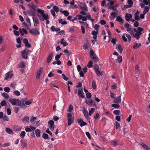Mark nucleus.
Listing matches in <instances>:
<instances>
[{
  "mask_svg": "<svg viewBox=\"0 0 150 150\" xmlns=\"http://www.w3.org/2000/svg\"><path fill=\"white\" fill-rule=\"evenodd\" d=\"M26 21L27 22L28 25H29L30 26L31 25L30 21L29 18L28 17H27L26 18Z\"/></svg>",
  "mask_w": 150,
  "mask_h": 150,
  "instance_id": "nucleus-58",
  "label": "nucleus"
},
{
  "mask_svg": "<svg viewBox=\"0 0 150 150\" xmlns=\"http://www.w3.org/2000/svg\"><path fill=\"white\" fill-rule=\"evenodd\" d=\"M13 75V74L11 71H10L6 73L5 74V77L4 80H7L8 79L11 78Z\"/></svg>",
  "mask_w": 150,
  "mask_h": 150,
  "instance_id": "nucleus-6",
  "label": "nucleus"
},
{
  "mask_svg": "<svg viewBox=\"0 0 150 150\" xmlns=\"http://www.w3.org/2000/svg\"><path fill=\"white\" fill-rule=\"evenodd\" d=\"M13 93L14 94L16 95L17 96H19L20 95V92L18 91H15L13 92Z\"/></svg>",
  "mask_w": 150,
  "mask_h": 150,
  "instance_id": "nucleus-59",
  "label": "nucleus"
},
{
  "mask_svg": "<svg viewBox=\"0 0 150 150\" xmlns=\"http://www.w3.org/2000/svg\"><path fill=\"white\" fill-rule=\"evenodd\" d=\"M116 48L117 49V50L119 51L120 53H121L122 52L123 49L120 45L119 44L116 47Z\"/></svg>",
  "mask_w": 150,
  "mask_h": 150,
  "instance_id": "nucleus-23",
  "label": "nucleus"
},
{
  "mask_svg": "<svg viewBox=\"0 0 150 150\" xmlns=\"http://www.w3.org/2000/svg\"><path fill=\"white\" fill-rule=\"evenodd\" d=\"M67 117H68L67 122L68 126H69L74 122V118L72 116L71 114L70 113H67Z\"/></svg>",
  "mask_w": 150,
  "mask_h": 150,
  "instance_id": "nucleus-2",
  "label": "nucleus"
},
{
  "mask_svg": "<svg viewBox=\"0 0 150 150\" xmlns=\"http://www.w3.org/2000/svg\"><path fill=\"white\" fill-rule=\"evenodd\" d=\"M95 109L94 108H91V109L90 111H89V115H91V114H92L94 112Z\"/></svg>",
  "mask_w": 150,
  "mask_h": 150,
  "instance_id": "nucleus-63",
  "label": "nucleus"
},
{
  "mask_svg": "<svg viewBox=\"0 0 150 150\" xmlns=\"http://www.w3.org/2000/svg\"><path fill=\"white\" fill-rule=\"evenodd\" d=\"M37 119L36 117H32L31 118L30 120V122L31 123L33 122L35 120Z\"/></svg>",
  "mask_w": 150,
  "mask_h": 150,
  "instance_id": "nucleus-55",
  "label": "nucleus"
},
{
  "mask_svg": "<svg viewBox=\"0 0 150 150\" xmlns=\"http://www.w3.org/2000/svg\"><path fill=\"white\" fill-rule=\"evenodd\" d=\"M20 68H22L25 67V65L24 62H22L20 64Z\"/></svg>",
  "mask_w": 150,
  "mask_h": 150,
  "instance_id": "nucleus-64",
  "label": "nucleus"
},
{
  "mask_svg": "<svg viewBox=\"0 0 150 150\" xmlns=\"http://www.w3.org/2000/svg\"><path fill=\"white\" fill-rule=\"evenodd\" d=\"M125 34L124 33L123 35L122 36V39L124 42H127V39L125 36Z\"/></svg>",
  "mask_w": 150,
  "mask_h": 150,
  "instance_id": "nucleus-54",
  "label": "nucleus"
},
{
  "mask_svg": "<svg viewBox=\"0 0 150 150\" xmlns=\"http://www.w3.org/2000/svg\"><path fill=\"white\" fill-rule=\"evenodd\" d=\"M3 120L4 121H8L9 119L7 115H5L4 116Z\"/></svg>",
  "mask_w": 150,
  "mask_h": 150,
  "instance_id": "nucleus-41",
  "label": "nucleus"
},
{
  "mask_svg": "<svg viewBox=\"0 0 150 150\" xmlns=\"http://www.w3.org/2000/svg\"><path fill=\"white\" fill-rule=\"evenodd\" d=\"M46 132L48 133V134H49L51 136H52V132L50 131L49 129L48 128H47L46 131Z\"/></svg>",
  "mask_w": 150,
  "mask_h": 150,
  "instance_id": "nucleus-53",
  "label": "nucleus"
},
{
  "mask_svg": "<svg viewBox=\"0 0 150 150\" xmlns=\"http://www.w3.org/2000/svg\"><path fill=\"white\" fill-rule=\"evenodd\" d=\"M17 100H18V99L15 98H10L9 100V101L11 103L12 105H16Z\"/></svg>",
  "mask_w": 150,
  "mask_h": 150,
  "instance_id": "nucleus-12",
  "label": "nucleus"
},
{
  "mask_svg": "<svg viewBox=\"0 0 150 150\" xmlns=\"http://www.w3.org/2000/svg\"><path fill=\"white\" fill-rule=\"evenodd\" d=\"M60 12L61 13H63L65 16H66V17L68 16L69 15V13L68 11H67L64 10V11H62L61 10L60 11Z\"/></svg>",
  "mask_w": 150,
  "mask_h": 150,
  "instance_id": "nucleus-27",
  "label": "nucleus"
},
{
  "mask_svg": "<svg viewBox=\"0 0 150 150\" xmlns=\"http://www.w3.org/2000/svg\"><path fill=\"white\" fill-rule=\"evenodd\" d=\"M125 17L126 21H129L131 20V19L132 18V16L131 14L127 13L126 14Z\"/></svg>",
  "mask_w": 150,
  "mask_h": 150,
  "instance_id": "nucleus-13",
  "label": "nucleus"
},
{
  "mask_svg": "<svg viewBox=\"0 0 150 150\" xmlns=\"http://www.w3.org/2000/svg\"><path fill=\"white\" fill-rule=\"evenodd\" d=\"M118 5L117 4L115 6H109L108 7V9L116 11V12H112L110 14V16H109V18L110 19L112 20L116 17V14L118 12V11L117 9V7L118 6Z\"/></svg>",
  "mask_w": 150,
  "mask_h": 150,
  "instance_id": "nucleus-1",
  "label": "nucleus"
},
{
  "mask_svg": "<svg viewBox=\"0 0 150 150\" xmlns=\"http://www.w3.org/2000/svg\"><path fill=\"white\" fill-rule=\"evenodd\" d=\"M111 143L114 146H116L118 145L117 141H112Z\"/></svg>",
  "mask_w": 150,
  "mask_h": 150,
  "instance_id": "nucleus-47",
  "label": "nucleus"
},
{
  "mask_svg": "<svg viewBox=\"0 0 150 150\" xmlns=\"http://www.w3.org/2000/svg\"><path fill=\"white\" fill-rule=\"evenodd\" d=\"M62 77L64 80L66 81L68 80V78L64 74H62Z\"/></svg>",
  "mask_w": 150,
  "mask_h": 150,
  "instance_id": "nucleus-48",
  "label": "nucleus"
},
{
  "mask_svg": "<svg viewBox=\"0 0 150 150\" xmlns=\"http://www.w3.org/2000/svg\"><path fill=\"white\" fill-rule=\"evenodd\" d=\"M112 106L113 107L115 108H119L120 107V105L119 104H113L112 105Z\"/></svg>",
  "mask_w": 150,
  "mask_h": 150,
  "instance_id": "nucleus-45",
  "label": "nucleus"
},
{
  "mask_svg": "<svg viewBox=\"0 0 150 150\" xmlns=\"http://www.w3.org/2000/svg\"><path fill=\"white\" fill-rule=\"evenodd\" d=\"M37 11L39 13H40L41 15H42L45 13L44 11L43 10L39 8H38Z\"/></svg>",
  "mask_w": 150,
  "mask_h": 150,
  "instance_id": "nucleus-32",
  "label": "nucleus"
},
{
  "mask_svg": "<svg viewBox=\"0 0 150 150\" xmlns=\"http://www.w3.org/2000/svg\"><path fill=\"white\" fill-rule=\"evenodd\" d=\"M53 10H54L56 13H57L59 11V9L57 6H54L53 7Z\"/></svg>",
  "mask_w": 150,
  "mask_h": 150,
  "instance_id": "nucleus-38",
  "label": "nucleus"
},
{
  "mask_svg": "<svg viewBox=\"0 0 150 150\" xmlns=\"http://www.w3.org/2000/svg\"><path fill=\"white\" fill-rule=\"evenodd\" d=\"M83 114L85 118L88 120L90 121L89 116L88 115V112L86 110H83Z\"/></svg>",
  "mask_w": 150,
  "mask_h": 150,
  "instance_id": "nucleus-15",
  "label": "nucleus"
},
{
  "mask_svg": "<svg viewBox=\"0 0 150 150\" xmlns=\"http://www.w3.org/2000/svg\"><path fill=\"white\" fill-rule=\"evenodd\" d=\"M29 118L27 116H25L22 119L23 121L25 122L28 123L29 122Z\"/></svg>",
  "mask_w": 150,
  "mask_h": 150,
  "instance_id": "nucleus-24",
  "label": "nucleus"
},
{
  "mask_svg": "<svg viewBox=\"0 0 150 150\" xmlns=\"http://www.w3.org/2000/svg\"><path fill=\"white\" fill-rule=\"evenodd\" d=\"M33 19L34 22V25L35 27H36L39 23V21L38 18L33 17Z\"/></svg>",
  "mask_w": 150,
  "mask_h": 150,
  "instance_id": "nucleus-18",
  "label": "nucleus"
},
{
  "mask_svg": "<svg viewBox=\"0 0 150 150\" xmlns=\"http://www.w3.org/2000/svg\"><path fill=\"white\" fill-rule=\"evenodd\" d=\"M121 95L118 96L117 98L115 99L114 102L115 103H120L121 101Z\"/></svg>",
  "mask_w": 150,
  "mask_h": 150,
  "instance_id": "nucleus-22",
  "label": "nucleus"
},
{
  "mask_svg": "<svg viewBox=\"0 0 150 150\" xmlns=\"http://www.w3.org/2000/svg\"><path fill=\"white\" fill-rule=\"evenodd\" d=\"M21 144L23 147H26L27 146V142L25 140L22 139L21 140Z\"/></svg>",
  "mask_w": 150,
  "mask_h": 150,
  "instance_id": "nucleus-14",
  "label": "nucleus"
},
{
  "mask_svg": "<svg viewBox=\"0 0 150 150\" xmlns=\"http://www.w3.org/2000/svg\"><path fill=\"white\" fill-rule=\"evenodd\" d=\"M2 96L6 99L8 98L9 97V95L6 93H4L2 94Z\"/></svg>",
  "mask_w": 150,
  "mask_h": 150,
  "instance_id": "nucleus-35",
  "label": "nucleus"
},
{
  "mask_svg": "<svg viewBox=\"0 0 150 150\" xmlns=\"http://www.w3.org/2000/svg\"><path fill=\"white\" fill-rule=\"evenodd\" d=\"M135 74H139V67L138 65H137L135 66Z\"/></svg>",
  "mask_w": 150,
  "mask_h": 150,
  "instance_id": "nucleus-31",
  "label": "nucleus"
},
{
  "mask_svg": "<svg viewBox=\"0 0 150 150\" xmlns=\"http://www.w3.org/2000/svg\"><path fill=\"white\" fill-rule=\"evenodd\" d=\"M91 58L96 62H98L99 60L98 57L96 55H95L94 56L92 57Z\"/></svg>",
  "mask_w": 150,
  "mask_h": 150,
  "instance_id": "nucleus-28",
  "label": "nucleus"
},
{
  "mask_svg": "<svg viewBox=\"0 0 150 150\" xmlns=\"http://www.w3.org/2000/svg\"><path fill=\"white\" fill-rule=\"evenodd\" d=\"M10 88L8 87H5L4 88V91L7 93H8L10 91Z\"/></svg>",
  "mask_w": 150,
  "mask_h": 150,
  "instance_id": "nucleus-51",
  "label": "nucleus"
},
{
  "mask_svg": "<svg viewBox=\"0 0 150 150\" xmlns=\"http://www.w3.org/2000/svg\"><path fill=\"white\" fill-rule=\"evenodd\" d=\"M42 137L44 139H50L48 135L47 134L45 133H43Z\"/></svg>",
  "mask_w": 150,
  "mask_h": 150,
  "instance_id": "nucleus-30",
  "label": "nucleus"
},
{
  "mask_svg": "<svg viewBox=\"0 0 150 150\" xmlns=\"http://www.w3.org/2000/svg\"><path fill=\"white\" fill-rule=\"evenodd\" d=\"M86 97L88 99H89L91 97V94L90 93H87L86 94Z\"/></svg>",
  "mask_w": 150,
  "mask_h": 150,
  "instance_id": "nucleus-49",
  "label": "nucleus"
},
{
  "mask_svg": "<svg viewBox=\"0 0 150 150\" xmlns=\"http://www.w3.org/2000/svg\"><path fill=\"white\" fill-rule=\"evenodd\" d=\"M92 85L93 89H95L96 88V83L95 81L93 80L92 82Z\"/></svg>",
  "mask_w": 150,
  "mask_h": 150,
  "instance_id": "nucleus-44",
  "label": "nucleus"
},
{
  "mask_svg": "<svg viewBox=\"0 0 150 150\" xmlns=\"http://www.w3.org/2000/svg\"><path fill=\"white\" fill-rule=\"evenodd\" d=\"M40 130L38 129H37L35 130V133L37 137H40Z\"/></svg>",
  "mask_w": 150,
  "mask_h": 150,
  "instance_id": "nucleus-26",
  "label": "nucleus"
},
{
  "mask_svg": "<svg viewBox=\"0 0 150 150\" xmlns=\"http://www.w3.org/2000/svg\"><path fill=\"white\" fill-rule=\"evenodd\" d=\"M141 35H142V34L139 33H136L134 35L133 37L135 38L137 40H138L140 38V36Z\"/></svg>",
  "mask_w": 150,
  "mask_h": 150,
  "instance_id": "nucleus-20",
  "label": "nucleus"
},
{
  "mask_svg": "<svg viewBox=\"0 0 150 150\" xmlns=\"http://www.w3.org/2000/svg\"><path fill=\"white\" fill-rule=\"evenodd\" d=\"M93 61L92 60L90 61L88 63L87 66L88 68H90L93 66Z\"/></svg>",
  "mask_w": 150,
  "mask_h": 150,
  "instance_id": "nucleus-34",
  "label": "nucleus"
},
{
  "mask_svg": "<svg viewBox=\"0 0 150 150\" xmlns=\"http://www.w3.org/2000/svg\"><path fill=\"white\" fill-rule=\"evenodd\" d=\"M42 16L43 18H40V20L42 21L44 20H47V19H49L50 18V17L47 13L45 14L44 13Z\"/></svg>",
  "mask_w": 150,
  "mask_h": 150,
  "instance_id": "nucleus-11",
  "label": "nucleus"
},
{
  "mask_svg": "<svg viewBox=\"0 0 150 150\" xmlns=\"http://www.w3.org/2000/svg\"><path fill=\"white\" fill-rule=\"evenodd\" d=\"M31 51L29 50H24L22 52V57L23 58L27 59L28 58V53H30Z\"/></svg>",
  "mask_w": 150,
  "mask_h": 150,
  "instance_id": "nucleus-3",
  "label": "nucleus"
},
{
  "mask_svg": "<svg viewBox=\"0 0 150 150\" xmlns=\"http://www.w3.org/2000/svg\"><path fill=\"white\" fill-rule=\"evenodd\" d=\"M133 46V48L134 49H137L139 47V46H138V43H137L135 42Z\"/></svg>",
  "mask_w": 150,
  "mask_h": 150,
  "instance_id": "nucleus-52",
  "label": "nucleus"
},
{
  "mask_svg": "<svg viewBox=\"0 0 150 150\" xmlns=\"http://www.w3.org/2000/svg\"><path fill=\"white\" fill-rule=\"evenodd\" d=\"M78 93V95L80 97L83 98H84L85 96L83 95V94H84V93L83 92L82 89H79Z\"/></svg>",
  "mask_w": 150,
  "mask_h": 150,
  "instance_id": "nucleus-10",
  "label": "nucleus"
},
{
  "mask_svg": "<svg viewBox=\"0 0 150 150\" xmlns=\"http://www.w3.org/2000/svg\"><path fill=\"white\" fill-rule=\"evenodd\" d=\"M116 21H117L120 22L122 24H123L124 22V20L120 16H118L117 17Z\"/></svg>",
  "mask_w": 150,
  "mask_h": 150,
  "instance_id": "nucleus-25",
  "label": "nucleus"
},
{
  "mask_svg": "<svg viewBox=\"0 0 150 150\" xmlns=\"http://www.w3.org/2000/svg\"><path fill=\"white\" fill-rule=\"evenodd\" d=\"M149 10V8L148 6H145L144 7V10L143 11V13L144 14H146V13L148 12Z\"/></svg>",
  "mask_w": 150,
  "mask_h": 150,
  "instance_id": "nucleus-39",
  "label": "nucleus"
},
{
  "mask_svg": "<svg viewBox=\"0 0 150 150\" xmlns=\"http://www.w3.org/2000/svg\"><path fill=\"white\" fill-rule=\"evenodd\" d=\"M140 144L146 150H150V148L146 144L143 142H141Z\"/></svg>",
  "mask_w": 150,
  "mask_h": 150,
  "instance_id": "nucleus-21",
  "label": "nucleus"
},
{
  "mask_svg": "<svg viewBox=\"0 0 150 150\" xmlns=\"http://www.w3.org/2000/svg\"><path fill=\"white\" fill-rule=\"evenodd\" d=\"M6 104V101L4 100H3L1 103V106H4Z\"/></svg>",
  "mask_w": 150,
  "mask_h": 150,
  "instance_id": "nucleus-57",
  "label": "nucleus"
},
{
  "mask_svg": "<svg viewBox=\"0 0 150 150\" xmlns=\"http://www.w3.org/2000/svg\"><path fill=\"white\" fill-rule=\"evenodd\" d=\"M73 106L71 104H70L69 107L67 111L69 112H71L73 110Z\"/></svg>",
  "mask_w": 150,
  "mask_h": 150,
  "instance_id": "nucleus-43",
  "label": "nucleus"
},
{
  "mask_svg": "<svg viewBox=\"0 0 150 150\" xmlns=\"http://www.w3.org/2000/svg\"><path fill=\"white\" fill-rule=\"evenodd\" d=\"M113 113L114 114L117 115H119L120 114V112L119 110H115L113 111Z\"/></svg>",
  "mask_w": 150,
  "mask_h": 150,
  "instance_id": "nucleus-36",
  "label": "nucleus"
},
{
  "mask_svg": "<svg viewBox=\"0 0 150 150\" xmlns=\"http://www.w3.org/2000/svg\"><path fill=\"white\" fill-rule=\"evenodd\" d=\"M21 108L23 109H25L26 108L27 106L25 105V104L24 103H23L21 104Z\"/></svg>",
  "mask_w": 150,
  "mask_h": 150,
  "instance_id": "nucleus-42",
  "label": "nucleus"
},
{
  "mask_svg": "<svg viewBox=\"0 0 150 150\" xmlns=\"http://www.w3.org/2000/svg\"><path fill=\"white\" fill-rule=\"evenodd\" d=\"M78 123L79 124L80 126L81 127H82L87 125V123L83 121V120L82 119H78Z\"/></svg>",
  "mask_w": 150,
  "mask_h": 150,
  "instance_id": "nucleus-7",
  "label": "nucleus"
},
{
  "mask_svg": "<svg viewBox=\"0 0 150 150\" xmlns=\"http://www.w3.org/2000/svg\"><path fill=\"white\" fill-rule=\"evenodd\" d=\"M32 100H31V101L28 100L25 102V104L26 105H28L31 104L32 103Z\"/></svg>",
  "mask_w": 150,
  "mask_h": 150,
  "instance_id": "nucleus-56",
  "label": "nucleus"
},
{
  "mask_svg": "<svg viewBox=\"0 0 150 150\" xmlns=\"http://www.w3.org/2000/svg\"><path fill=\"white\" fill-rule=\"evenodd\" d=\"M54 122L53 120H50L48 122L49 125H50V127H52L54 126Z\"/></svg>",
  "mask_w": 150,
  "mask_h": 150,
  "instance_id": "nucleus-33",
  "label": "nucleus"
},
{
  "mask_svg": "<svg viewBox=\"0 0 150 150\" xmlns=\"http://www.w3.org/2000/svg\"><path fill=\"white\" fill-rule=\"evenodd\" d=\"M30 33L32 35H38L40 34V33L38 30L37 28H33L29 31Z\"/></svg>",
  "mask_w": 150,
  "mask_h": 150,
  "instance_id": "nucleus-4",
  "label": "nucleus"
},
{
  "mask_svg": "<svg viewBox=\"0 0 150 150\" xmlns=\"http://www.w3.org/2000/svg\"><path fill=\"white\" fill-rule=\"evenodd\" d=\"M90 57L91 58L92 57L94 56L95 55H96L95 54L93 50L92 49L91 50L90 52Z\"/></svg>",
  "mask_w": 150,
  "mask_h": 150,
  "instance_id": "nucleus-40",
  "label": "nucleus"
},
{
  "mask_svg": "<svg viewBox=\"0 0 150 150\" xmlns=\"http://www.w3.org/2000/svg\"><path fill=\"white\" fill-rule=\"evenodd\" d=\"M127 2L129 5L131 6L132 7V6L133 2L132 0H128Z\"/></svg>",
  "mask_w": 150,
  "mask_h": 150,
  "instance_id": "nucleus-62",
  "label": "nucleus"
},
{
  "mask_svg": "<svg viewBox=\"0 0 150 150\" xmlns=\"http://www.w3.org/2000/svg\"><path fill=\"white\" fill-rule=\"evenodd\" d=\"M25 130L27 132H31V129H30V128L28 126L25 127Z\"/></svg>",
  "mask_w": 150,
  "mask_h": 150,
  "instance_id": "nucleus-50",
  "label": "nucleus"
},
{
  "mask_svg": "<svg viewBox=\"0 0 150 150\" xmlns=\"http://www.w3.org/2000/svg\"><path fill=\"white\" fill-rule=\"evenodd\" d=\"M6 131L9 134H11L13 132L12 129L8 128H7L6 129Z\"/></svg>",
  "mask_w": 150,
  "mask_h": 150,
  "instance_id": "nucleus-37",
  "label": "nucleus"
},
{
  "mask_svg": "<svg viewBox=\"0 0 150 150\" xmlns=\"http://www.w3.org/2000/svg\"><path fill=\"white\" fill-rule=\"evenodd\" d=\"M42 70V67H41L37 71V73L41 74Z\"/></svg>",
  "mask_w": 150,
  "mask_h": 150,
  "instance_id": "nucleus-61",
  "label": "nucleus"
},
{
  "mask_svg": "<svg viewBox=\"0 0 150 150\" xmlns=\"http://www.w3.org/2000/svg\"><path fill=\"white\" fill-rule=\"evenodd\" d=\"M19 30L22 36H23L25 34H27L28 33L27 31L26 30V29L24 28H23L22 29L20 28Z\"/></svg>",
  "mask_w": 150,
  "mask_h": 150,
  "instance_id": "nucleus-17",
  "label": "nucleus"
},
{
  "mask_svg": "<svg viewBox=\"0 0 150 150\" xmlns=\"http://www.w3.org/2000/svg\"><path fill=\"white\" fill-rule=\"evenodd\" d=\"M16 105L18 106H21V101L18 99Z\"/></svg>",
  "mask_w": 150,
  "mask_h": 150,
  "instance_id": "nucleus-60",
  "label": "nucleus"
},
{
  "mask_svg": "<svg viewBox=\"0 0 150 150\" xmlns=\"http://www.w3.org/2000/svg\"><path fill=\"white\" fill-rule=\"evenodd\" d=\"M53 53H50V54L49 55V56H48L47 60V62L48 63H50L53 57Z\"/></svg>",
  "mask_w": 150,
  "mask_h": 150,
  "instance_id": "nucleus-16",
  "label": "nucleus"
},
{
  "mask_svg": "<svg viewBox=\"0 0 150 150\" xmlns=\"http://www.w3.org/2000/svg\"><path fill=\"white\" fill-rule=\"evenodd\" d=\"M95 66H96L97 68H95V71L98 76H101L103 75V71H100L99 70V67L97 65H95Z\"/></svg>",
  "mask_w": 150,
  "mask_h": 150,
  "instance_id": "nucleus-5",
  "label": "nucleus"
},
{
  "mask_svg": "<svg viewBox=\"0 0 150 150\" xmlns=\"http://www.w3.org/2000/svg\"><path fill=\"white\" fill-rule=\"evenodd\" d=\"M28 11L29 15L31 16H35L36 15V13L35 11H37L36 10H33L30 8L29 10Z\"/></svg>",
  "mask_w": 150,
  "mask_h": 150,
  "instance_id": "nucleus-8",
  "label": "nucleus"
},
{
  "mask_svg": "<svg viewBox=\"0 0 150 150\" xmlns=\"http://www.w3.org/2000/svg\"><path fill=\"white\" fill-rule=\"evenodd\" d=\"M25 132L24 131H22L20 135V136L22 138L24 137L25 136Z\"/></svg>",
  "mask_w": 150,
  "mask_h": 150,
  "instance_id": "nucleus-46",
  "label": "nucleus"
},
{
  "mask_svg": "<svg viewBox=\"0 0 150 150\" xmlns=\"http://www.w3.org/2000/svg\"><path fill=\"white\" fill-rule=\"evenodd\" d=\"M140 12L138 10H137L136 12L134 13V18L136 20L139 21V14Z\"/></svg>",
  "mask_w": 150,
  "mask_h": 150,
  "instance_id": "nucleus-19",
  "label": "nucleus"
},
{
  "mask_svg": "<svg viewBox=\"0 0 150 150\" xmlns=\"http://www.w3.org/2000/svg\"><path fill=\"white\" fill-rule=\"evenodd\" d=\"M137 29L138 30V33H139L142 35L144 33L143 32H142L144 30V29L141 27H138Z\"/></svg>",
  "mask_w": 150,
  "mask_h": 150,
  "instance_id": "nucleus-29",
  "label": "nucleus"
},
{
  "mask_svg": "<svg viewBox=\"0 0 150 150\" xmlns=\"http://www.w3.org/2000/svg\"><path fill=\"white\" fill-rule=\"evenodd\" d=\"M23 42L25 44V46L28 48L31 47V45L28 42V40L27 38H24L23 40Z\"/></svg>",
  "mask_w": 150,
  "mask_h": 150,
  "instance_id": "nucleus-9",
  "label": "nucleus"
}]
</instances>
